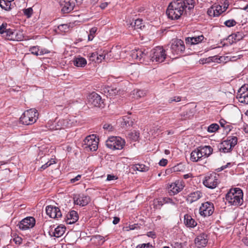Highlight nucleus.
<instances>
[{
	"mask_svg": "<svg viewBox=\"0 0 248 248\" xmlns=\"http://www.w3.org/2000/svg\"><path fill=\"white\" fill-rule=\"evenodd\" d=\"M38 112L34 108L25 111L20 118V122L24 125H31L36 122L38 119Z\"/></svg>",
	"mask_w": 248,
	"mask_h": 248,
	"instance_id": "obj_3",
	"label": "nucleus"
},
{
	"mask_svg": "<svg viewBox=\"0 0 248 248\" xmlns=\"http://www.w3.org/2000/svg\"><path fill=\"white\" fill-rule=\"evenodd\" d=\"M207 242V235L204 233L200 234L195 239V243L198 248L205 247Z\"/></svg>",
	"mask_w": 248,
	"mask_h": 248,
	"instance_id": "obj_18",
	"label": "nucleus"
},
{
	"mask_svg": "<svg viewBox=\"0 0 248 248\" xmlns=\"http://www.w3.org/2000/svg\"><path fill=\"white\" fill-rule=\"evenodd\" d=\"M46 213L51 218H59L62 216L61 211L58 207L48 205L46 208Z\"/></svg>",
	"mask_w": 248,
	"mask_h": 248,
	"instance_id": "obj_17",
	"label": "nucleus"
},
{
	"mask_svg": "<svg viewBox=\"0 0 248 248\" xmlns=\"http://www.w3.org/2000/svg\"><path fill=\"white\" fill-rule=\"evenodd\" d=\"M147 235L152 238H155V233L154 232H149L147 233Z\"/></svg>",
	"mask_w": 248,
	"mask_h": 248,
	"instance_id": "obj_59",
	"label": "nucleus"
},
{
	"mask_svg": "<svg viewBox=\"0 0 248 248\" xmlns=\"http://www.w3.org/2000/svg\"><path fill=\"white\" fill-rule=\"evenodd\" d=\"M202 197V193L200 191L190 193L187 196L186 200L190 203L198 201Z\"/></svg>",
	"mask_w": 248,
	"mask_h": 248,
	"instance_id": "obj_21",
	"label": "nucleus"
},
{
	"mask_svg": "<svg viewBox=\"0 0 248 248\" xmlns=\"http://www.w3.org/2000/svg\"><path fill=\"white\" fill-rule=\"evenodd\" d=\"M106 146L112 150H121L123 148L125 141L120 137H111L106 142Z\"/></svg>",
	"mask_w": 248,
	"mask_h": 248,
	"instance_id": "obj_7",
	"label": "nucleus"
},
{
	"mask_svg": "<svg viewBox=\"0 0 248 248\" xmlns=\"http://www.w3.org/2000/svg\"><path fill=\"white\" fill-rule=\"evenodd\" d=\"M75 204L84 206L88 204L90 201L89 196L83 194L75 195L73 197Z\"/></svg>",
	"mask_w": 248,
	"mask_h": 248,
	"instance_id": "obj_16",
	"label": "nucleus"
},
{
	"mask_svg": "<svg viewBox=\"0 0 248 248\" xmlns=\"http://www.w3.org/2000/svg\"><path fill=\"white\" fill-rule=\"evenodd\" d=\"M56 163L55 161L53 159H51L50 160L46 162L44 165H42L39 169L41 171L45 170L50 165Z\"/></svg>",
	"mask_w": 248,
	"mask_h": 248,
	"instance_id": "obj_38",
	"label": "nucleus"
},
{
	"mask_svg": "<svg viewBox=\"0 0 248 248\" xmlns=\"http://www.w3.org/2000/svg\"><path fill=\"white\" fill-rule=\"evenodd\" d=\"M120 221V218L118 217H115L113 218V223L114 224H118Z\"/></svg>",
	"mask_w": 248,
	"mask_h": 248,
	"instance_id": "obj_61",
	"label": "nucleus"
},
{
	"mask_svg": "<svg viewBox=\"0 0 248 248\" xmlns=\"http://www.w3.org/2000/svg\"><path fill=\"white\" fill-rule=\"evenodd\" d=\"M246 90H247V88L246 87H241L238 90L237 93L242 94V93H248V92H247Z\"/></svg>",
	"mask_w": 248,
	"mask_h": 248,
	"instance_id": "obj_57",
	"label": "nucleus"
},
{
	"mask_svg": "<svg viewBox=\"0 0 248 248\" xmlns=\"http://www.w3.org/2000/svg\"><path fill=\"white\" fill-rule=\"evenodd\" d=\"M142 20L140 19H137L130 23L129 27L134 28V29H141L142 26Z\"/></svg>",
	"mask_w": 248,
	"mask_h": 248,
	"instance_id": "obj_33",
	"label": "nucleus"
},
{
	"mask_svg": "<svg viewBox=\"0 0 248 248\" xmlns=\"http://www.w3.org/2000/svg\"><path fill=\"white\" fill-rule=\"evenodd\" d=\"M214 211V206L213 203L207 202L202 203L199 209V213L201 216L206 217L213 214Z\"/></svg>",
	"mask_w": 248,
	"mask_h": 248,
	"instance_id": "obj_12",
	"label": "nucleus"
},
{
	"mask_svg": "<svg viewBox=\"0 0 248 248\" xmlns=\"http://www.w3.org/2000/svg\"><path fill=\"white\" fill-rule=\"evenodd\" d=\"M218 174L216 173H212L205 177L203 184L206 187L209 188H215L218 184Z\"/></svg>",
	"mask_w": 248,
	"mask_h": 248,
	"instance_id": "obj_10",
	"label": "nucleus"
},
{
	"mask_svg": "<svg viewBox=\"0 0 248 248\" xmlns=\"http://www.w3.org/2000/svg\"><path fill=\"white\" fill-rule=\"evenodd\" d=\"M67 223L71 224L75 223L78 219V213L75 211H70L66 216Z\"/></svg>",
	"mask_w": 248,
	"mask_h": 248,
	"instance_id": "obj_23",
	"label": "nucleus"
},
{
	"mask_svg": "<svg viewBox=\"0 0 248 248\" xmlns=\"http://www.w3.org/2000/svg\"><path fill=\"white\" fill-rule=\"evenodd\" d=\"M117 179V177L114 175H111V174H108L107 176V180L108 181H111L113 180H116Z\"/></svg>",
	"mask_w": 248,
	"mask_h": 248,
	"instance_id": "obj_55",
	"label": "nucleus"
},
{
	"mask_svg": "<svg viewBox=\"0 0 248 248\" xmlns=\"http://www.w3.org/2000/svg\"><path fill=\"white\" fill-rule=\"evenodd\" d=\"M184 223L186 226L190 228H194L197 225L196 221L188 214L184 216Z\"/></svg>",
	"mask_w": 248,
	"mask_h": 248,
	"instance_id": "obj_24",
	"label": "nucleus"
},
{
	"mask_svg": "<svg viewBox=\"0 0 248 248\" xmlns=\"http://www.w3.org/2000/svg\"><path fill=\"white\" fill-rule=\"evenodd\" d=\"M236 24V22L234 19H230L224 22V24L228 27H231L235 26Z\"/></svg>",
	"mask_w": 248,
	"mask_h": 248,
	"instance_id": "obj_42",
	"label": "nucleus"
},
{
	"mask_svg": "<svg viewBox=\"0 0 248 248\" xmlns=\"http://www.w3.org/2000/svg\"><path fill=\"white\" fill-rule=\"evenodd\" d=\"M35 224V218L32 217H28L20 221L17 226L20 230L25 231L33 228Z\"/></svg>",
	"mask_w": 248,
	"mask_h": 248,
	"instance_id": "obj_13",
	"label": "nucleus"
},
{
	"mask_svg": "<svg viewBox=\"0 0 248 248\" xmlns=\"http://www.w3.org/2000/svg\"><path fill=\"white\" fill-rule=\"evenodd\" d=\"M75 0H60V5L63 13H69L75 6Z\"/></svg>",
	"mask_w": 248,
	"mask_h": 248,
	"instance_id": "obj_15",
	"label": "nucleus"
},
{
	"mask_svg": "<svg viewBox=\"0 0 248 248\" xmlns=\"http://www.w3.org/2000/svg\"><path fill=\"white\" fill-rule=\"evenodd\" d=\"M245 36L244 32L242 31H238L235 33H232L229 37L234 39L235 42L241 40Z\"/></svg>",
	"mask_w": 248,
	"mask_h": 248,
	"instance_id": "obj_32",
	"label": "nucleus"
},
{
	"mask_svg": "<svg viewBox=\"0 0 248 248\" xmlns=\"http://www.w3.org/2000/svg\"><path fill=\"white\" fill-rule=\"evenodd\" d=\"M15 30L11 29H8L6 32L2 35L3 37H5V39L9 40H14L15 35Z\"/></svg>",
	"mask_w": 248,
	"mask_h": 248,
	"instance_id": "obj_34",
	"label": "nucleus"
},
{
	"mask_svg": "<svg viewBox=\"0 0 248 248\" xmlns=\"http://www.w3.org/2000/svg\"><path fill=\"white\" fill-rule=\"evenodd\" d=\"M198 148L201 152L200 154L202 155V157H207L212 154L213 149L210 146H204Z\"/></svg>",
	"mask_w": 248,
	"mask_h": 248,
	"instance_id": "obj_26",
	"label": "nucleus"
},
{
	"mask_svg": "<svg viewBox=\"0 0 248 248\" xmlns=\"http://www.w3.org/2000/svg\"><path fill=\"white\" fill-rule=\"evenodd\" d=\"M128 137L134 141L137 140L140 137V133L136 131H133L129 132L127 135Z\"/></svg>",
	"mask_w": 248,
	"mask_h": 248,
	"instance_id": "obj_35",
	"label": "nucleus"
},
{
	"mask_svg": "<svg viewBox=\"0 0 248 248\" xmlns=\"http://www.w3.org/2000/svg\"><path fill=\"white\" fill-rule=\"evenodd\" d=\"M97 55V52H93L91 53L89 55L90 60L92 61H94L95 62H96Z\"/></svg>",
	"mask_w": 248,
	"mask_h": 248,
	"instance_id": "obj_47",
	"label": "nucleus"
},
{
	"mask_svg": "<svg viewBox=\"0 0 248 248\" xmlns=\"http://www.w3.org/2000/svg\"><path fill=\"white\" fill-rule=\"evenodd\" d=\"M65 231V227L59 226L54 229V232H52V234H51L50 231H49V233L51 236H53L56 237H60L63 234Z\"/></svg>",
	"mask_w": 248,
	"mask_h": 248,
	"instance_id": "obj_27",
	"label": "nucleus"
},
{
	"mask_svg": "<svg viewBox=\"0 0 248 248\" xmlns=\"http://www.w3.org/2000/svg\"><path fill=\"white\" fill-rule=\"evenodd\" d=\"M192 177V174L191 173H188L184 175V179H188Z\"/></svg>",
	"mask_w": 248,
	"mask_h": 248,
	"instance_id": "obj_64",
	"label": "nucleus"
},
{
	"mask_svg": "<svg viewBox=\"0 0 248 248\" xmlns=\"http://www.w3.org/2000/svg\"><path fill=\"white\" fill-rule=\"evenodd\" d=\"M187 5H186V6H185V9L187 8V9L188 10H190L191 9H193L194 7L193 3H187Z\"/></svg>",
	"mask_w": 248,
	"mask_h": 248,
	"instance_id": "obj_58",
	"label": "nucleus"
},
{
	"mask_svg": "<svg viewBox=\"0 0 248 248\" xmlns=\"http://www.w3.org/2000/svg\"><path fill=\"white\" fill-rule=\"evenodd\" d=\"M73 63L78 67H84L87 64V61L84 58L78 55L75 57Z\"/></svg>",
	"mask_w": 248,
	"mask_h": 248,
	"instance_id": "obj_22",
	"label": "nucleus"
},
{
	"mask_svg": "<svg viewBox=\"0 0 248 248\" xmlns=\"http://www.w3.org/2000/svg\"><path fill=\"white\" fill-rule=\"evenodd\" d=\"M136 248H152V246L149 243L139 245Z\"/></svg>",
	"mask_w": 248,
	"mask_h": 248,
	"instance_id": "obj_48",
	"label": "nucleus"
},
{
	"mask_svg": "<svg viewBox=\"0 0 248 248\" xmlns=\"http://www.w3.org/2000/svg\"><path fill=\"white\" fill-rule=\"evenodd\" d=\"M184 187L182 182L177 181L170 185V190L173 195H175L181 191Z\"/></svg>",
	"mask_w": 248,
	"mask_h": 248,
	"instance_id": "obj_20",
	"label": "nucleus"
},
{
	"mask_svg": "<svg viewBox=\"0 0 248 248\" xmlns=\"http://www.w3.org/2000/svg\"><path fill=\"white\" fill-rule=\"evenodd\" d=\"M204 38L203 35L201 34L198 36L186 37L185 39V41L186 44L189 45H196L202 42Z\"/></svg>",
	"mask_w": 248,
	"mask_h": 248,
	"instance_id": "obj_19",
	"label": "nucleus"
},
{
	"mask_svg": "<svg viewBox=\"0 0 248 248\" xmlns=\"http://www.w3.org/2000/svg\"><path fill=\"white\" fill-rule=\"evenodd\" d=\"M108 92L110 95H113L116 94V93H117V91L116 89L109 88L108 89Z\"/></svg>",
	"mask_w": 248,
	"mask_h": 248,
	"instance_id": "obj_49",
	"label": "nucleus"
},
{
	"mask_svg": "<svg viewBox=\"0 0 248 248\" xmlns=\"http://www.w3.org/2000/svg\"><path fill=\"white\" fill-rule=\"evenodd\" d=\"M105 57H106V56L104 54H101L98 55V54L97 53L96 60V62H97V63L101 62L103 60H104L105 59Z\"/></svg>",
	"mask_w": 248,
	"mask_h": 248,
	"instance_id": "obj_45",
	"label": "nucleus"
},
{
	"mask_svg": "<svg viewBox=\"0 0 248 248\" xmlns=\"http://www.w3.org/2000/svg\"><path fill=\"white\" fill-rule=\"evenodd\" d=\"M219 123H220V124L221 126L224 127V125L226 124V121L224 120H223V119H221V120H220Z\"/></svg>",
	"mask_w": 248,
	"mask_h": 248,
	"instance_id": "obj_62",
	"label": "nucleus"
},
{
	"mask_svg": "<svg viewBox=\"0 0 248 248\" xmlns=\"http://www.w3.org/2000/svg\"><path fill=\"white\" fill-rule=\"evenodd\" d=\"M7 24L2 23V25L0 26V34L2 35V36L3 35L4 33H5L6 31L8 29L7 28Z\"/></svg>",
	"mask_w": 248,
	"mask_h": 248,
	"instance_id": "obj_43",
	"label": "nucleus"
},
{
	"mask_svg": "<svg viewBox=\"0 0 248 248\" xmlns=\"http://www.w3.org/2000/svg\"><path fill=\"white\" fill-rule=\"evenodd\" d=\"M134 170H138L141 172H146L149 170V167L144 164H137L132 167Z\"/></svg>",
	"mask_w": 248,
	"mask_h": 248,
	"instance_id": "obj_31",
	"label": "nucleus"
},
{
	"mask_svg": "<svg viewBox=\"0 0 248 248\" xmlns=\"http://www.w3.org/2000/svg\"><path fill=\"white\" fill-rule=\"evenodd\" d=\"M130 56L133 59L140 61V62H144L146 60L148 59L147 53L145 50L141 49H135L131 51Z\"/></svg>",
	"mask_w": 248,
	"mask_h": 248,
	"instance_id": "obj_14",
	"label": "nucleus"
},
{
	"mask_svg": "<svg viewBox=\"0 0 248 248\" xmlns=\"http://www.w3.org/2000/svg\"><path fill=\"white\" fill-rule=\"evenodd\" d=\"M181 100V97H180V96H174V97L170 98L169 99L168 101H169V103H171L173 102H178L180 101Z\"/></svg>",
	"mask_w": 248,
	"mask_h": 248,
	"instance_id": "obj_46",
	"label": "nucleus"
},
{
	"mask_svg": "<svg viewBox=\"0 0 248 248\" xmlns=\"http://www.w3.org/2000/svg\"><path fill=\"white\" fill-rule=\"evenodd\" d=\"M81 175H78L76 177H75V178H72L71 179L70 181L72 183H74L78 180H80V179L81 178Z\"/></svg>",
	"mask_w": 248,
	"mask_h": 248,
	"instance_id": "obj_56",
	"label": "nucleus"
},
{
	"mask_svg": "<svg viewBox=\"0 0 248 248\" xmlns=\"http://www.w3.org/2000/svg\"><path fill=\"white\" fill-rule=\"evenodd\" d=\"M170 49L172 56L177 58L183 54L185 50L184 42L181 39L172 40Z\"/></svg>",
	"mask_w": 248,
	"mask_h": 248,
	"instance_id": "obj_4",
	"label": "nucleus"
},
{
	"mask_svg": "<svg viewBox=\"0 0 248 248\" xmlns=\"http://www.w3.org/2000/svg\"><path fill=\"white\" fill-rule=\"evenodd\" d=\"M98 140L94 135L88 136L83 140L82 146L87 151H95L98 149Z\"/></svg>",
	"mask_w": 248,
	"mask_h": 248,
	"instance_id": "obj_5",
	"label": "nucleus"
},
{
	"mask_svg": "<svg viewBox=\"0 0 248 248\" xmlns=\"http://www.w3.org/2000/svg\"><path fill=\"white\" fill-rule=\"evenodd\" d=\"M103 128L104 129H107V130H108V131H110L112 130V126L111 124H105L104 126H103Z\"/></svg>",
	"mask_w": 248,
	"mask_h": 248,
	"instance_id": "obj_54",
	"label": "nucleus"
},
{
	"mask_svg": "<svg viewBox=\"0 0 248 248\" xmlns=\"http://www.w3.org/2000/svg\"><path fill=\"white\" fill-rule=\"evenodd\" d=\"M180 115L181 116L180 119L181 120H185L188 118V113L186 111L183 112Z\"/></svg>",
	"mask_w": 248,
	"mask_h": 248,
	"instance_id": "obj_51",
	"label": "nucleus"
},
{
	"mask_svg": "<svg viewBox=\"0 0 248 248\" xmlns=\"http://www.w3.org/2000/svg\"><path fill=\"white\" fill-rule=\"evenodd\" d=\"M58 28L61 31H66L65 30L68 29V26L67 24H62L58 26Z\"/></svg>",
	"mask_w": 248,
	"mask_h": 248,
	"instance_id": "obj_50",
	"label": "nucleus"
},
{
	"mask_svg": "<svg viewBox=\"0 0 248 248\" xmlns=\"http://www.w3.org/2000/svg\"><path fill=\"white\" fill-rule=\"evenodd\" d=\"M24 14L28 17H30L32 13H33V10L32 8H28L27 9H25L23 10Z\"/></svg>",
	"mask_w": 248,
	"mask_h": 248,
	"instance_id": "obj_40",
	"label": "nucleus"
},
{
	"mask_svg": "<svg viewBox=\"0 0 248 248\" xmlns=\"http://www.w3.org/2000/svg\"><path fill=\"white\" fill-rule=\"evenodd\" d=\"M215 11V16H219L222 12V7L221 6L218 5L214 7Z\"/></svg>",
	"mask_w": 248,
	"mask_h": 248,
	"instance_id": "obj_41",
	"label": "nucleus"
},
{
	"mask_svg": "<svg viewBox=\"0 0 248 248\" xmlns=\"http://www.w3.org/2000/svg\"><path fill=\"white\" fill-rule=\"evenodd\" d=\"M186 6V2L182 0H176L169 5L166 11L168 17L171 19H178L182 15Z\"/></svg>",
	"mask_w": 248,
	"mask_h": 248,
	"instance_id": "obj_1",
	"label": "nucleus"
},
{
	"mask_svg": "<svg viewBox=\"0 0 248 248\" xmlns=\"http://www.w3.org/2000/svg\"><path fill=\"white\" fill-rule=\"evenodd\" d=\"M108 5V2H103L100 4L99 7H100L101 9H104L107 7Z\"/></svg>",
	"mask_w": 248,
	"mask_h": 248,
	"instance_id": "obj_60",
	"label": "nucleus"
},
{
	"mask_svg": "<svg viewBox=\"0 0 248 248\" xmlns=\"http://www.w3.org/2000/svg\"><path fill=\"white\" fill-rule=\"evenodd\" d=\"M0 7L6 11H10L12 9V3L8 0H0Z\"/></svg>",
	"mask_w": 248,
	"mask_h": 248,
	"instance_id": "obj_29",
	"label": "nucleus"
},
{
	"mask_svg": "<svg viewBox=\"0 0 248 248\" xmlns=\"http://www.w3.org/2000/svg\"><path fill=\"white\" fill-rule=\"evenodd\" d=\"M97 31V28L96 27L92 28L90 31V33L88 35V40L92 41L94 38V34Z\"/></svg>",
	"mask_w": 248,
	"mask_h": 248,
	"instance_id": "obj_39",
	"label": "nucleus"
},
{
	"mask_svg": "<svg viewBox=\"0 0 248 248\" xmlns=\"http://www.w3.org/2000/svg\"><path fill=\"white\" fill-rule=\"evenodd\" d=\"M219 128V125L217 124H212L210 125L207 128V131L209 133H214L217 131Z\"/></svg>",
	"mask_w": 248,
	"mask_h": 248,
	"instance_id": "obj_37",
	"label": "nucleus"
},
{
	"mask_svg": "<svg viewBox=\"0 0 248 248\" xmlns=\"http://www.w3.org/2000/svg\"><path fill=\"white\" fill-rule=\"evenodd\" d=\"M150 57L151 60L153 62H164L166 57L165 50L162 46H156L152 50Z\"/></svg>",
	"mask_w": 248,
	"mask_h": 248,
	"instance_id": "obj_8",
	"label": "nucleus"
},
{
	"mask_svg": "<svg viewBox=\"0 0 248 248\" xmlns=\"http://www.w3.org/2000/svg\"><path fill=\"white\" fill-rule=\"evenodd\" d=\"M198 147L190 154V160L193 162H197L202 157V155Z\"/></svg>",
	"mask_w": 248,
	"mask_h": 248,
	"instance_id": "obj_25",
	"label": "nucleus"
},
{
	"mask_svg": "<svg viewBox=\"0 0 248 248\" xmlns=\"http://www.w3.org/2000/svg\"><path fill=\"white\" fill-rule=\"evenodd\" d=\"M30 51L31 54L36 56L42 55L44 54L48 53L45 50H40L38 46H33L30 48Z\"/></svg>",
	"mask_w": 248,
	"mask_h": 248,
	"instance_id": "obj_28",
	"label": "nucleus"
},
{
	"mask_svg": "<svg viewBox=\"0 0 248 248\" xmlns=\"http://www.w3.org/2000/svg\"><path fill=\"white\" fill-rule=\"evenodd\" d=\"M134 94H135V96L138 98H140L141 97L144 96V94H145V93L142 91H141V90H137L136 91L134 90Z\"/></svg>",
	"mask_w": 248,
	"mask_h": 248,
	"instance_id": "obj_44",
	"label": "nucleus"
},
{
	"mask_svg": "<svg viewBox=\"0 0 248 248\" xmlns=\"http://www.w3.org/2000/svg\"><path fill=\"white\" fill-rule=\"evenodd\" d=\"M207 14L210 16H213L214 17H215V11H214V7H212L211 8L208 9V10L207 11Z\"/></svg>",
	"mask_w": 248,
	"mask_h": 248,
	"instance_id": "obj_52",
	"label": "nucleus"
},
{
	"mask_svg": "<svg viewBox=\"0 0 248 248\" xmlns=\"http://www.w3.org/2000/svg\"><path fill=\"white\" fill-rule=\"evenodd\" d=\"M15 35L13 41H21L24 38V36L22 32L19 31H15Z\"/></svg>",
	"mask_w": 248,
	"mask_h": 248,
	"instance_id": "obj_36",
	"label": "nucleus"
},
{
	"mask_svg": "<svg viewBox=\"0 0 248 248\" xmlns=\"http://www.w3.org/2000/svg\"><path fill=\"white\" fill-rule=\"evenodd\" d=\"M168 163V160L166 159H162L160 160L159 164L161 166H165Z\"/></svg>",
	"mask_w": 248,
	"mask_h": 248,
	"instance_id": "obj_53",
	"label": "nucleus"
},
{
	"mask_svg": "<svg viewBox=\"0 0 248 248\" xmlns=\"http://www.w3.org/2000/svg\"><path fill=\"white\" fill-rule=\"evenodd\" d=\"M73 122L68 118L56 120L50 126V129L52 130H60L72 126Z\"/></svg>",
	"mask_w": 248,
	"mask_h": 248,
	"instance_id": "obj_11",
	"label": "nucleus"
},
{
	"mask_svg": "<svg viewBox=\"0 0 248 248\" xmlns=\"http://www.w3.org/2000/svg\"><path fill=\"white\" fill-rule=\"evenodd\" d=\"M243 192L238 187L232 188L226 194V200L228 203L233 206H241L243 203Z\"/></svg>",
	"mask_w": 248,
	"mask_h": 248,
	"instance_id": "obj_2",
	"label": "nucleus"
},
{
	"mask_svg": "<svg viewBox=\"0 0 248 248\" xmlns=\"http://www.w3.org/2000/svg\"><path fill=\"white\" fill-rule=\"evenodd\" d=\"M236 98L239 102L248 104V93H237Z\"/></svg>",
	"mask_w": 248,
	"mask_h": 248,
	"instance_id": "obj_30",
	"label": "nucleus"
},
{
	"mask_svg": "<svg viewBox=\"0 0 248 248\" xmlns=\"http://www.w3.org/2000/svg\"><path fill=\"white\" fill-rule=\"evenodd\" d=\"M88 104L91 107L102 108L104 107V102L101 96L95 92L88 95L87 97Z\"/></svg>",
	"mask_w": 248,
	"mask_h": 248,
	"instance_id": "obj_9",
	"label": "nucleus"
},
{
	"mask_svg": "<svg viewBox=\"0 0 248 248\" xmlns=\"http://www.w3.org/2000/svg\"><path fill=\"white\" fill-rule=\"evenodd\" d=\"M237 143V138L235 136H230L223 141L218 146L220 152L227 153L231 152L232 148Z\"/></svg>",
	"mask_w": 248,
	"mask_h": 248,
	"instance_id": "obj_6",
	"label": "nucleus"
},
{
	"mask_svg": "<svg viewBox=\"0 0 248 248\" xmlns=\"http://www.w3.org/2000/svg\"><path fill=\"white\" fill-rule=\"evenodd\" d=\"M165 202H172V200L169 198H165L163 199Z\"/></svg>",
	"mask_w": 248,
	"mask_h": 248,
	"instance_id": "obj_63",
	"label": "nucleus"
}]
</instances>
